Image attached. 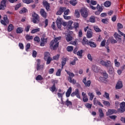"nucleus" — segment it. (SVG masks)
Listing matches in <instances>:
<instances>
[{"instance_id":"29","label":"nucleus","mask_w":125,"mask_h":125,"mask_svg":"<svg viewBox=\"0 0 125 125\" xmlns=\"http://www.w3.org/2000/svg\"><path fill=\"white\" fill-rule=\"evenodd\" d=\"M50 57V54H49V52H45L44 57V60H46L47 58H49Z\"/></svg>"},{"instance_id":"53","label":"nucleus","mask_w":125,"mask_h":125,"mask_svg":"<svg viewBox=\"0 0 125 125\" xmlns=\"http://www.w3.org/2000/svg\"><path fill=\"white\" fill-rule=\"evenodd\" d=\"M60 56V55L57 54V55L53 57V60H58V59H59Z\"/></svg>"},{"instance_id":"3","label":"nucleus","mask_w":125,"mask_h":125,"mask_svg":"<svg viewBox=\"0 0 125 125\" xmlns=\"http://www.w3.org/2000/svg\"><path fill=\"white\" fill-rule=\"evenodd\" d=\"M32 21L33 23H37L39 22V21L40 20V17H39L38 14H36L35 12H33L32 13Z\"/></svg>"},{"instance_id":"28","label":"nucleus","mask_w":125,"mask_h":125,"mask_svg":"<svg viewBox=\"0 0 125 125\" xmlns=\"http://www.w3.org/2000/svg\"><path fill=\"white\" fill-rule=\"evenodd\" d=\"M68 81L69 82V83H73V84H76V83H77V81H76V80H75L74 79L72 80V78L71 77H68Z\"/></svg>"},{"instance_id":"30","label":"nucleus","mask_w":125,"mask_h":125,"mask_svg":"<svg viewBox=\"0 0 125 125\" xmlns=\"http://www.w3.org/2000/svg\"><path fill=\"white\" fill-rule=\"evenodd\" d=\"M14 29V26H13V25H12V24H10L8 27V32H11V31H12V30H13Z\"/></svg>"},{"instance_id":"50","label":"nucleus","mask_w":125,"mask_h":125,"mask_svg":"<svg viewBox=\"0 0 125 125\" xmlns=\"http://www.w3.org/2000/svg\"><path fill=\"white\" fill-rule=\"evenodd\" d=\"M97 8L98 9V11L102 12V11H103V8H102V7L100 6V5H99V4H98L97 6Z\"/></svg>"},{"instance_id":"48","label":"nucleus","mask_w":125,"mask_h":125,"mask_svg":"<svg viewBox=\"0 0 125 125\" xmlns=\"http://www.w3.org/2000/svg\"><path fill=\"white\" fill-rule=\"evenodd\" d=\"M103 104L107 107H109L110 106V103L108 101H103Z\"/></svg>"},{"instance_id":"26","label":"nucleus","mask_w":125,"mask_h":125,"mask_svg":"<svg viewBox=\"0 0 125 125\" xmlns=\"http://www.w3.org/2000/svg\"><path fill=\"white\" fill-rule=\"evenodd\" d=\"M83 50H80L77 52L78 56H79V58H82L83 57Z\"/></svg>"},{"instance_id":"35","label":"nucleus","mask_w":125,"mask_h":125,"mask_svg":"<svg viewBox=\"0 0 125 125\" xmlns=\"http://www.w3.org/2000/svg\"><path fill=\"white\" fill-rule=\"evenodd\" d=\"M72 24H73V21H69L67 22V28H68V29H71Z\"/></svg>"},{"instance_id":"37","label":"nucleus","mask_w":125,"mask_h":125,"mask_svg":"<svg viewBox=\"0 0 125 125\" xmlns=\"http://www.w3.org/2000/svg\"><path fill=\"white\" fill-rule=\"evenodd\" d=\"M70 4H72V5H73L74 6H75V5H76V4L78 3V1L76 0H71L70 1Z\"/></svg>"},{"instance_id":"5","label":"nucleus","mask_w":125,"mask_h":125,"mask_svg":"<svg viewBox=\"0 0 125 125\" xmlns=\"http://www.w3.org/2000/svg\"><path fill=\"white\" fill-rule=\"evenodd\" d=\"M37 71H42L43 70V65L41 64V60L38 59L37 60Z\"/></svg>"},{"instance_id":"46","label":"nucleus","mask_w":125,"mask_h":125,"mask_svg":"<svg viewBox=\"0 0 125 125\" xmlns=\"http://www.w3.org/2000/svg\"><path fill=\"white\" fill-rule=\"evenodd\" d=\"M94 29L97 33H99V32H101V29H99V27H98V26H94Z\"/></svg>"},{"instance_id":"42","label":"nucleus","mask_w":125,"mask_h":125,"mask_svg":"<svg viewBox=\"0 0 125 125\" xmlns=\"http://www.w3.org/2000/svg\"><path fill=\"white\" fill-rule=\"evenodd\" d=\"M103 96H104V97H105V98H106V99H107L108 100H109V99H110L109 93H108L106 92L104 93V94L103 95Z\"/></svg>"},{"instance_id":"4","label":"nucleus","mask_w":125,"mask_h":125,"mask_svg":"<svg viewBox=\"0 0 125 125\" xmlns=\"http://www.w3.org/2000/svg\"><path fill=\"white\" fill-rule=\"evenodd\" d=\"M81 13V15H82L83 17L84 18H86L88 16V12H87V9L85 8H82L80 11Z\"/></svg>"},{"instance_id":"41","label":"nucleus","mask_w":125,"mask_h":125,"mask_svg":"<svg viewBox=\"0 0 125 125\" xmlns=\"http://www.w3.org/2000/svg\"><path fill=\"white\" fill-rule=\"evenodd\" d=\"M73 49H74V48L72 46H68L66 48V50L68 51V52H71V51H73Z\"/></svg>"},{"instance_id":"17","label":"nucleus","mask_w":125,"mask_h":125,"mask_svg":"<svg viewBox=\"0 0 125 125\" xmlns=\"http://www.w3.org/2000/svg\"><path fill=\"white\" fill-rule=\"evenodd\" d=\"M7 0H3L1 2V4L0 5V10L1 9H4V7H5V3H6Z\"/></svg>"},{"instance_id":"51","label":"nucleus","mask_w":125,"mask_h":125,"mask_svg":"<svg viewBox=\"0 0 125 125\" xmlns=\"http://www.w3.org/2000/svg\"><path fill=\"white\" fill-rule=\"evenodd\" d=\"M87 57L88 60H89V61H90L91 62L92 61L93 59H92V57L91 56V54H88L87 55Z\"/></svg>"},{"instance_id":"19","label":"nucleus","mask_w":125,"mask_h":125,"mask_svg":"<svg viewBox=\"0 0 125 125\" xmlns=\"http://www.w3.org/2000/svg\"><path fill=\"white\" fill-rule=\"evenodd\" d=\"M71 93H72V87H70L66 93V97H69L70 95H71Z\"/></svg>"},{"instance_id":"14","label":"nucleus","mask_w":125,"mask_h":125,"mask_svg":"<svg viewBox=\"0 0 125 125\" xmlns=\"http://www.w3.org/2000/svg\"><path fill=\"white\" fill-rule=\"evenodd\" d=\"M43 6L45 7L46 10L48 11L49 10V7H50L49 3L47 2L46 0L43 1Z\"/></svg>"},{"instance_id":"57","label":"nucleus","mask_w":125,"mask_h":125,"mask_svg":"<svg viewBox=\"0 0 125 125\" xmlns=\"http://www.w3.org/2000/svg\"><path fill=\"white\" fill-rule=\"evenodd\" d=\"M108 20V19H104L102 20V22L104 23V24H107Z\"/></svg>"},{"instance_id":"31","label":"nucleus","mask_w":125,"mask_h":125,"mask_svg":"<svg viewBox=\"0 0 125 125\" xmlns=\"http://www.w3.org/2000/svg\"><path fill=\"white\" fill-rule=\"evenodd\" d=\"M114 64L115 67H117V68H119V67H120V65H121V63H120V62H118V60L117 59H115Z\"/></svg>"},{"instance_id":"6","label":"nucleus","mask_w":125,"mask_h":125,"mask_svg":"<svg viewBox=\"0 0 125 125\" xmlns=\"http://www.w3.org/2000/svg\"><path fill=\"white\" fill-rule=\"evenodd\" d=\"M125 111V102H123L120 104V108L118 109V112L119 113H124Z\"/></svg>"},{"instance_id":"40","label":"nucleus","mask_w":125,"mask_h":125,"mask_svg":"<svg viewBox=\"0 0 125 125\" xmlns=\"http://www.w3.org/2000/svg\"><path fill=\"white\" fill-rule=\"evenodd\" d=\"M40 28L34 29L31 31V34H35V33H37V32H40Z\"/></svg>"},{"instance_id":"63","label":"nucleus","mask_w":125,"mask_h":125,"mask_svg":"<svg viewBox=\"0 0 125 125\" xmlns=\"http://www.w3.org/2000/svg\"><path fill=\"white\" fill-rule=\"evenodd\" d=\"M34 40L35 42H40V37L36 36L34 39Z\"/></svg>"},{"instance_id":"1","label":"nucleus","mask_w":125,"mask_h":125,"mask_svg":"<svg viewBox=\"0 0 125 125\" xmlns=\"http://www.w3.org/2000/svg\"><path fill=\"white\" fill-rule=\"evenodd\" d=\"M61 40V37H59L52 40L50 43V48L55 50L59 45V42Z\"/></svg>"},{"instance_id":"20","label":"nucleus","mask_w":125,"mask_h":125,"mask_svg":"<svg viewBox=\"0 0 125 125\" xmlns=\"http://www.w3.org/2000/svg\"><path fill=\"white\" fill-rule=\"evenodd\" d=\"M86 36L88 39H90V38H92V32L91 31V30H89L87 31Z\"/></svg>"},{"instance_id":"43","label":"nucleus","mask_w":125,"mask_h":125,"mask_svg":"<svg viewBox=\"0 0 125 125\" xmlns=\"http://www.w3.org/2000/svg\"><path fill=\"white\" fill-rule=\"evenodd\" d=\"M115 38L116 41H119L120 42H122V38H121V36L119 35H117L115 36Z\"/></svg>"},{"instance_id":"55","label":"nucleus","mask_w":125,"mask_h":125,"mask_svg":"<svg viewBox=\"0 0 125 125\" xmlns=\"http://www.w3.org/2000/svg\"><path fill=\"white\" fill-rule=\"evenodd\" d=\"M75 15L77 18H79V17H80V13H79V11L77 10H75Z\"/></svg>"},{"instance_id":"60","label":"nucleus","mask_w":125,"mask_h":125,"mask_svg":"<svg viewBox=\"0 0 125 125\" xmlns=\"http://www.w3.org/2000/svg\"><path fill=\"white\" fill-rule=\"evenodd\" d=\"M85 107H86V108H88V109H90L92 106V104L87 103L85 104Z\"/></svg>"},{"instance_id":"21","label":"nucleus","mask_w":125,"mask_h":125,"mask_svg":"<svg viewBox=\"0 0 125 125\" xmlns=\"http://www.w3.org/2000/svg\"><path fill=\"white\" fill-rule=\"evenodd\" d=\"M88 96H89V100L92 101L93 98H94V93L93 92H88L87 93Z\"/></svg>"},{"instance_id":"11","label":"nucleus","mask_w":125,"mask_h":125,"mask_svg":"<svg viewBox=\"0 0 125 125\" xmlns=\"http://www.w3.org/2000/svg\"><path fill=\"white\" fill-rule=\"evenodd\" d=\"M123 82L121 81H118L116 85V89H121V88H123Z\"/></svg>"},{"instance_id":"44","label":"nucleus","mask_w":125,"mask_h":125,"mask_svg":"<svg viewBox=\"0 0 125 125\" xmlns=\"http://www.w3.org/2000/svg\"><path fill=\"white\" fill-rule=\"evenodd\" d=\"M25 39L27 40V41H30V40H33V36L26 35L25 36Z\"/></svg>"},{"instance_id":"15","label":"nucleus","mask_w":125,"mask_h":125,"mask_svg":"<svg viewBox=\"0 0 125 125\" xmlns=\"http://www.w3.org/2000/svg\"><path fill=\"white\" fill-rule=\"evenodd\" d=\"M41 43L40 44L41 46H44V44L47 42V39L46 38H41Z\"/></svg>"},{"instance_id":"47","label":"nucleus","mask_w":125,"mask_h":125,"mask_svg":"<svg viewBox=\"0 0 125 125\" xmlns=\"http://www.w3.org/2000/svg\"><path fill=\"white\" fill-rule=\"evenodd\" d=\"M65 105H66V106H70V105H72V102L69 101V99H67L66 101Z\"/></svg>"},{"instance_id":"12","label":"nucleus","mask_w":125,"mask_h":125,"mask_svg":"<svg viewBox=\"0 0 125 125\" xmlns=\"http://www.w3.org/2000/svg\"><path fill=\"white\" fill-rule=\"evenodd\" d=\"M94 104L95 105V106H97V105H99V106H101V107H104V106L103 105V104H101V103H100V102L98 101V100H97L96 99V98H95L94 99Z\"/></svg>"},{"instance_id":"9","label":"nucleus","mask_w":125,"mask_h":125,"mask_svg":"<svg viewBox=\"0 0 125 125\" xmlns=\"http://www.w3.org/2000/svg\"><path fill=\"white\" fill-rule=\"evenodd\" d=\"M66 10V7H61L57 12V15H61Z\"/></svg>"},{"instance_id":"52","label":"nucleus","mask_w":125,"mask_h":125,"mask_svg":"<svg viewBox=\"0 0 125 125\" xmlns=\"http://www.w3.org/2000/svg\"><path fill=\"white\" fill-rule=\"evenodd\" d=\"M56 89V87H55V85L54 84L52 87H50V90L52 91V92H54V91Z\"/></svg>"},{"instance_id":"22","label":"nucleus","mask_w":125,"mask_h":125,"mask_svg":"<svg viewBox=\"0 0 125 125\" xmlns=\"http://www.w3.org/2000/svg\"><path fill=\"white\" fill-rule=\"evenodd\" d=\"M92 69L93 70V71H94V72H95V73H97V72H98V71H99V67H98L96 65H92Z\"/></svg>"},{"instance_id":"56","label":"nucleus","mask_w":125,"mask_h":125,"mask_svg":"<svg viewBox=\"0 0 125 125\" xmlns=\"http://www.w3.org/2000/svg\"><path fill=\"white\" fill-rule=\"evenodd\" d=\"M63 12H64V16L68 15L69 12H70V10H69V9L65 10L63 11Z\"/></svg>"},{"instance_id":"61","label":"nucleus","mask_w":125,"mask_h":125,"mask_svg":"<svg viewBox=\"0 0 125 125\" xmlns=\"http://www.w3.org/2000/svg\"><path fill=\"white\" fill-rule=\"evenodd\" d=\"M117 27L118 29H123V28H124V26H123V24L120 23H118L117 24Z\"/></svg>"},{"instance_id":"58","label":"nucleus","mask_w":125,"mask_h":125,"mask_svg":"<svg viewBox=\"0 0 125 125\" xmlns=\"http://www.w3.org/2000/svg\"><path fill=\"white\" fill-rule=\"evenodd\" d=\"M21 3H20L19 4H17L15 8V10H18V9L21 7Z\"/></svg>"},{"instance_id":"18","label":"nucleus","mask_w":125,"mask_h":125,"mask_svg":"<svg viewBox=\"0 0 125 125\" xmlns=\"http://www.w3.org/2000/svg\"><path fill=\"white\" fill-rule=\"evenodd\" d=\"M62 70L63 69V67H64V65H66V63L67 62V58H62Z\"/></svg>"},{"instance_id":"49","label":"nucleus","mask_w":125,"mask_h":125,"mask_svg":"<svg viewBox=\"0 0 125 125\" xmlns=\"http://www.w3.org/2000/svg\"><path fill=\"white\" fill-rule=\"evenodd\" d=\"M27 12V9L26 8H23L21 11H20V13L22 14Z\"/></svg>"},{"instance_id":"59","label":"nucleus","mask_w":125,"mask_h":125,"mask_svg":"<svg viewBox=\"0 0 125 125\" xmlns=\"http://www.w3.org/2000/svg\"><path fill=\"white\" fill-rule=\"evenodd\" d=\"M30 47H31V44H30V43H28L26 45V48H25L26 51H28V50L29 49Z\"/></svg>"},{"instance_id":"23","label":"nucleus","mask_w":125,"mask_h":125,"mask_svg":"<svg viewBox=\"0 0 125 125\" xmlns=\"http://www.w3.org/2000/svg\"><path fill=\"white\" fill-rule=\"evenodd\" d=\"M41 14L42 15V17L45 18L46 17V12H45V11H44V9H41Z\"/></svg>"},{"instance_id":"34","label":"nucleus","mask_w":125,"mask_h":125,"mask_svg":"<svg viewBox=\"0 0 125 125\" xmlns=\"http://www.w3.org/2000/svg\"><path fill=\"white\" fill-rule=\"evenodd\" d=\"M104 5L105 7H109L111 6V2L110 1H106L104 3Z\"/></svg>"},{"instance_id":"27","label":"nucleus","mask_w":125,"mask_h":125,"mask_svg":"<svg viewBox=\"0 0 125 125\" xmlns=\"http://www.w3.org/2000/svg\"><path fill=\"white\" fill-rule=\"evenodd\" d=\"M65 72H66L67 75H69V78H74L75 77V74L73 73H71L70 71H68V70H65Z\"/></svg>"},{"instance_id":"7","label":"nucleus","mask_w":125,"mask_h":125,"mask_svg":"<svg viewBox=\"0 0 125 125\" xmlns=\"http://www.w3.org/2000/svg\"><path fill=\"white\" fill-rule=\"evenodd\" d=\"M57 25L59 29H61L62 26V19L60 17H58L56 21Z\"/></svg>"},{"instance_id":"38","label":"nucleus","mask_w":125,"mask_h":125,"mask_svg":"<svg viewBox=\"0 0 125 125\" xmlns=\"http://www.w3.org/2000/svg\"><path fill=\"white\" fill-rule=\"evenodd\" d=\"M33 0H22V2L26 3V4H29L31 2H33Z\"/></svg>"},{"instance_id":"8","label":"nucleus","mask_w":125,"mask_h":125,"mask_svg":"<svg viewBox=\"0 0 125 125\" xmlns=\"http://www.w3.org/2000/svg\"><path fill=\"white\" fill-rule=\"evenodd\" d=\"M73 34V32L69 31L67 34L66 35V40L67 42H71L73 40V37L71 36Z\"/></svg>"},{"instance_id":"32","label":"nucleus","mask_w":125,"mask_h":125,"mask_svg":"<svg viewBox=\"0 0 125 125\" xmlns=\"http://www.w3.org/2000/svg\"><path fill=\"white\" fill-rule=\"evenodd\" d=\"M99 112L100 113L99 116L100 118H103L104 117V113H103V111L102 109H99Z\"/></svg>"},{"instance_id":"24","label":"nucleus","mask_w":125,"mask_h":125,"mask_svg":"<svg viewBox=\"0 0 125 125\" xmlns=\"http://www.w3.org/2000/svg\"><path fill=\"white\" fill-rule=\"evenodd\" d=\"M82 44L84 45L85 44H88V40L86 39V38L83 37L82 42Z\"/></svg>"},{"instance_id":"13","label":"nucleus","mask_w":125,"mask_h":125,"mask_svg":"<svg viewBox=\"0 0 125 125\" xmlns=\"http://www.w3.org/2000/svg\"><path fill=\"white\" fill-rule=\"evenodd\" d=\"M88 45H89L90 47H92L93 48H95V47L97 46L96 43L91 41H88Z\"/></svg>"},{"instance_id":"54","label":"nucleus","mask_w":125,"mask_h":125,"mask_svg":"<svg viewBox=\"0 0 125 125\" xmlns=\"http://www.w3.org/2000/svg\"><path fill=\"white\" fill-rule=\"evenodd\" d=\"M62 71V69H58L56 75V76H58V77H60V76L61 75V71Z\"/></svg>"},{"instance_id":"45","label":"nucleus","mask_w":125,"mask_h":125,"mask_svg":"<svg viewBox=\"0 0 125 125\" xmlns=\"http://www.w3.org/2000/svg\"><path fill=\"white\" fill-rule=\"evenodd\" d=\"M46 60V64L47 65H48V64H50V62H51V61H52V58H51V57L50 58H47Z\"/></svg>"},{"instance_id":"39","label":"nucleus","mask_w":125,"mask_h":125,"mask_svg":"<svg viewBox=\"0 0 125 125\" xmlns=\"http://www.w3.org/2000/svg\"><path fill=\"white\" fill-rule=\"evenodd\" d=\"M36 81H42L43 80V78L42 77V75H39L36 78Z\"/></svg>"},{"instance_id":"10","label":"nucleus","mask_w":125,"mask_h":125,"mask_svg":"<svg viewBox=\"0 0 125 125\" xmlns=\"http://www.w3.org/2000/svg\"><path fill=\"white\" fill-rule=\"evenodd\" d=\"M83 83L84 84L85 86H88V87H89V86H90V84L91 83V82L89 80L87 81L86 82V77L83 78Z\"/></svg>"},{"instance_id":"64","label":"nucleus","mask_w":125,"mask_h":125,"mask_svg":"<svg viewBox=\"0 0 125 125\" xmlns=\"http://www.w3.org/2000/svg\"><path fill=\"white\" fill-rule=\"evenodd\" d=\"M118 33L120 34V35H121V36H123L124 40H125V34L120 30H118Z\"/></svg>"},{"instance_id":"25","label":"nucleus","mask_w":125,"mask_h":125,"mask_svg":"<svg viewBox=\"0 0 125 125\" xmlns=\"http://www.w3.org/2000/svg\"><path fill=\"white\" fill-rule=\"evenodd\" d=\"M115 113V110L114 109H109L108 112H106L107 116H109L110 115H113Z\"/></svg>"},{"instance_id":"33","label":"nucleus","mask_w":125,"mask_h":125,"mask_svg":"<svg viewBox=\"0 0 125 125\" xmlns=\"http://www.w3.org/2000/svg\"><path fill=\"white\" fill-rule=\"evenodd\" d=\"M16 32L17 34H21V33L23 32V28L20 27H18L17 29Z\"/></svg>"},{"instance_id":"2","label":"nucleus","mask_w":125,"mask_h":125,"mask_svg":"<svg viewBox=\"0 0 125 125\" xmlns=\"http://www.w3.org/2000/svg\"><path fill=\"white\" fill-rule=\"evenodd\" d=\"M98 62L102 66H104V67H109V66H111V61H107L106 62L104 61V60L101 59L99 60Z\"/></svg>"},{"instance_id":"62","label":"nucleus","mask_w":125,"mask_h":125,"mask_svg":"<svg viewBox=\"0 0 125 125\" xmlns=\"http://www.w3.org/2000/svg\"><path fill=\"white\" fill-rule=\"evenodd\" d=\"M19 46L20 49H24V45L22 43H19Z\"/></svg>"},{"instance_id":"36","label":"nucleus","mask_w":125,"mask_h":125,"mask_svg":"<svg viewBox=\"0 0 125 125\" xmlns=\"http://www.w3.org/2000/svg\"><path fill=\"white\" fill-rule=\"evenodd\" d=\"M90 22L91 23H95V17L94 16H91L89 19Z\"/></svg>"},{"instance_id":"16","label":"nucleus","mask_w":125,"mask_h":125,"mask_svg":"<svg viewBox=\"0 0 125 125\" xmlns=\"http://www.w3.org/2000/svg\"><path fill=\"white\" fill-rule=\"evenodd\" d=\"M108 67H109L108 72L109 74H110L111 75L114 74V72H115V70L114 69V67H113V66H112V64L111 63L110 65H109Z\"/></svg>"}]
</instances>
